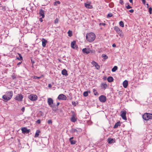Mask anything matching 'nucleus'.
Returning a JSON list of instances; mask_svg holds the SVG:
<instances>
[{
  "label": "nucleus",
  "instance_id": "f257e3e1",
  "mask_svg": "<svg viewBox=\"0 0 152 152\" xmlns=\"http://www.w3.org/2000/svg\"><path fill=\"white\" fill-rule=\"evenodd\" d=\"M13 95V93L12 91H7L5 94L3 95L2 97L5 102H7L10 100L12 98Z\"/></svg>",
  "mask_w": 152,
  "mask_h": 152
},
{
  "label": "nucleus",
  "instance_id": "f03ea898",
  "mask_svg": "<svg viewBox=\"0 0 152 152\" xmlns=\"http://www.w3.org/2000/svg\"><path fill=\"white\" fill-rule=\"evenodd\" d=\"M86 39L89 42L93 41L96 38L95 34L93 33H87L86 36Z\"/></svg>",
  "mask_w": 152,
  "mask_h": 152
},
{
  "label": "nucleus",
  "instance_id": "7ed1b4c3",
  "mask_svg": "<svg viewBox=\"0 0 152 152\" xmlns=\"http://www.w3.org/2000/svg\"><path fill=\"white\" fill-rule=\"evenodd\" d=\"M142 118L143 119L147 121L152 119V114L147 113H145L143 115Z\"/></svg>",
  "mask_w": 152,
  "mask_h": 152
},
{
  "label": "nucleus",
  "instance_id": "20e7f679",
  "mask_svg": "<svg viewBox=\"0 0 152 152\" xmlns=\"http://www.w3.org/2000/svg\"><path fill=\"white\" fill-rule=\"evenodd\" d=\"M47 102L48 105L51 107H54L55 104L53 103V99L50 98H48Z\"/></svg>",
  "mask_w": 152,
  "mask_h": 152
},
{
  "label": "nucleus",
  "instance_id": "39448f33",
  "mask_svg": "<svg viewBox=\"0 0 152 152\" xmlns=\"http://www.w3.org/2000/svg\"><path fill=\"white\" fill-rule=\"evenodd\" d=\"M23 98V95L20 94H17L14 99L15 100H16L19 102H21L22 101Z\"/></svg>",
  "mask_w": 152,
  "mask_h": 152
},
{
  "label": "nucleus",
  "instance_id": "423d86ee",
  "mask_svg": "<svg viewBox=\"0 0 152 152\" xmlns=\"http://www.w3.org/2000/svg\"><path fill=\"white\" fill-rule=\"evenodd\" d=\"M28 98L31 101H35L37 99V96L36 95L31 94L28 96Z\"/></svg>",
  "mask_w": 152,
  "mask_h": 152
},
{
  "label": "nucleus",
  "instance_id": "0eeeda50",
  "mask_svg": "<svg viewBox=\"0 0 152 152\" xmlns=\"http://www.w3.org/2000/svg\"><path fill=\"white\" fill-rule=\"evenodd\" d=\"M99 101L102 102H105L107 99L106 96L103 95L100 96L99 98Z\"/></svg>",
  "mask_w": 152,
  "mask_h": 152
},
{
  "label": "nucleus",
  "instance_id": "6e6552de",
  "mask_svg": "<svg viewBox=\"0 0 152 152\" xmlns=\"http://www.w3.org/2000/svg\"><path fill=\"white\" fill-rule=\"evenodd\" d=\"M57 99L59 100H66L67 99V97L65 95L61 94L59 95Z\"/></svg>",
  "mask_w": 152,
  "mask_h": 152
},
{
  "label": "nucleus",
  "instance_id": "1a4fd4ad",
  "mask_svg": "<svg viewBox=\"0 0 152 152\" xmlns=\"http://www.w3.org/2000/svg\"><path fill=\"white\" fill-rule=\"evenodd\" d=\"M114 29L116 32L120 36L121 35L122 31L117 26H115L114 27Z\"/></svg>",
  "mask_w": 152,
  "mask_h": 152
},
{
  "label": "nucleus",
  "instance_id": "9d476101",
  "mask_svg": "<svg viewBox=\"0 0 152 152\" xmlns=\"http://www.w3.org/2000/svg\"><path fill=\"white\" fill-rule=\"evenodd\" d=\"M126 111H122V113L121 114V117L124 120H126L127 118L126 116Z\"/></svg>",
  "mask_w": 152,
  "mask_h": 152
},
{
  "label": "nucleus",
  "instance_id": "9b49d317",
  "mask_svg": "<svg viewBox=\"0 0 152 152\" xmlns=\"http://www.w3.org/2000/svg\"><path fill=\"white\" fill-rule=\"evenodd\" d=\"M72 132H76L78 134L79 132H81L82 131V129L80 128H77L76 129H73L72 130Z\"/></svg>",
  "mask_w": 152,
  "mask_h": 152
},
{
  "label": "nucleus",
  "instance_id": "f8f14e48",
  "mask_svg": "<svg viewBox=\"0 0 152 152\" xmlns=\"http://www.w3.org/2000/svg\"><path fill=\"white\" fill-rule=\"evenodd\" d=\"M39 14V17H42V18H44L45 17V12L44 10L42 9H41L40 10Z\"/></svg>",
  "mask_w": 152,
  "mask_h": 152
},
{
  "label": "nucleus",
  "instance_id": "ddd939ff",
  "mask_svg": "<svg viewBox=\"0 0 152 152\" xmlns=\"http://www.w3.org/2000/svg\"><path fill=\"white\" fill-rule=\"evenodd\" d=\"M21 130L22 131V133L23 134L28 133L30 132L29 130L26 127H23L22 128Z\"/></svg>",
  "mask_w": 152,
  "mask_h": 152
},
{
  "label": "nucleus",
  "instance_id": "4468645a",
  "mask_svg": "<svg viewBox=\"0 0 152 152\" xmlns=\"http://www.w3.org/2000/svg\"><path fill=\"white\" fill-rule=\"evenodd\" d=\"M71 47L73 49H77V46L76 45V42L73 41L72 42L71 44Z\"/></svg>",
  "mask_w": 152,
  "mask_h": 152
},
{
  "label": "nucleus",
  "instance_id": "2eb2a0df",
  "mask_svg": "<svg viewBox=\"0 0 152 152\" xmlns=\"http://www.w3.org/2000/svg\"><path fill=\"white\" fill-rule=\"evenodd\" d=\"M90 50L88 48H83L82 50V51L83 53H86V54L89 53L90 52Z\"/></svg>",
  "mask_w": 152,
  "mask_h": 152
},
{
  "label": "nucleus",
  "instance_id": "dca6fc26",
  "mask_svg": "<svg viewBox=\"0 0 152 152\" xmlns=\"http://www.w3.org/2000/svg\"><path fill=\"white\" fill-rule=\"evenodd\" d=\"M108 142L109 144L114 143L115 142V139H112L111 138H108Z\"/></svg>",
  "mask_w": 152,
  "mask_h": 152
},
{
  "label": "nucleus",
  "instance_id": "f3484780",
  "mask_svg": "<svg viewBox=\"0 0 152 152\" xmlns=\"http://www.w3.org/2000/svg\"><path fill=\"white\" fill-rule=\"evenodd\" d=\"M71 120L73 122H75L77 121V118L75 117V114L72 115Z\"/></svg>",
  "mask_w": 152,
  "mask_h": 152
},
{
  "label": "nucleus",
  "instance_id": "a211bd4d",
  "mask_svg": "<svg viewBox=\"0 0 152 152\" xmlns=\"http://www.w3.org/2000/svg\"><path fill=\"white\" fill-rule=\"evenodd\" d=\"M61 74L63 75H65L66 76H67L68 75L67 71L65 69H63L62 71Z\"/></svg>",
  "mask_w": 152,
  "mask_h": 152
},
{
  "label": "nucleus",
  "instance_id": "6ab92c4d",
  "mask_svg": "<svg viewBox=\"0 0 152 152\" xmlns=\"http://www.w3.org/2000/svg\"><path fill=\"white\" fill-rule=\"evenodd\" d=\"M101 87L102 89H103L104 90L107 87V84L105 83H102L101 85Z\"/></svg>",
  "mask_w": 152,
  "mask_h": 152
},
{
  "label": "nucleus",
  "instance_id": "aec40b11",
  "mask_svg": "<svg viewBox=\"0 0 152 152\" xmlns=\"http://www.w3.org/2000/svg\"><path fill=\"white\" fill-rule=\"evenodd\" d=\"M123 87L125 88H126L127 87V86L128 85V81L127 80H124L123 83Z\"/></svg>",
  "mask_w": 152,
  "mask_h": 152
},
{
  "label": "nucleus",
  "instance_id": "412c9836",
  "mask_svg": "<svg viewBox=\"0 0 152 152\" xmlns=\"http://www.w3.org/2000/svg\"><path fill=\"white\" fill-rule=\"evenodd\" d=\"M42 46L43 47H45L46 46V43L47 42L46 40L44 38H43L42 40Z\"/></svg>",
  "mask_w": 152,
  "mask_h": 152
},
{
  "label": "nucleus",
  "instance_id": "4be33fe9",
  "mask_svg": "<svg viewBox=\"0 0 152 152\" xmlns=\"http://www.w3.org/2000/svg\"><path fill=\"white\" fill-rule=\"evenodd\" d=\"M113 77L110 76L108 77L107 78V81L109 82H111L113 81Z\"/></svg>",
  "mask_w": 152,
  "mask_h": 152
},
{
  "label": "nucleus",
  "instance_id": "5701e85b",
  "mask_svg": "<svg viewBox=\"0 0 152 152\" xmlns=\"http://www.w3.org/2000/svg\"><path fill=\"white\" fill-rule=\"evenodd\" d=\"M91 92L90 91H85L83 93V95L85 97H86L88 96V93H90Z\"/></svg>",
  "mask_w": 152,
  "mask_h": 152
},
{
  "label": "nucleus",
  "instance_id": "b1692460",
  "mask_svg": "<svg viewBox=\"0 0 152 152\" xmlns=\"http://www.w3.org/2000/svg\"><path fill=\"white\" fill-rule=\"evenodd\" d=\"M120 122L119 121L118 122H117L115 124L113 128L114 129L118 127V126H120Z\"/></svg>",
  "mask_w": 152,
  "mask_h": 152
},
{
  "label": "nucleus",
  "instance_id": "393cba45",
  "mask_svg": "<svg viewBox=\"0 0 152 152\" xmlns=\"http://www.w3.org/2000/svg\"><path fill=\"white\" fill-rule=\"evenodd\" d=\"M40 131L39 130H37L35 135L34 137H38Z\"/></svg>",
  "mask_w": 152,
  "mask_h": 152
},
{
  "label": "nucleus",
  "instance_id": "a878e982",
  "mask_svg": "<svg viewBox=\"0 0 152 152\" xmlns=\"http://www.w3.org/2000/svg\"><path fill=\"white\" fill-rule=\"evenodd\" d=\"M18 54L19 55V57H17L16 58V59L19 60H23V58L22 56L20 53H18Z\"/></svg>",
  "mask_w": 152,
  "mask_h": 152
},
{
  "label": "nucleus",
  "instance_id": "bb28decb",
  "mask_svg": "<svg viewBox=\"0 0 152 152\" xmlns=\"http://www.w3.org/2000/svg\"><path fill=\"white\" fill-rule=\"evenodd\" d=\"M118 69V67L117 66H115L112 69L113 72H115Z\"/></svg>",
  "mask_w": 152,
  "mask_h": 152
},
{
  "label": "nucleus",
  "instance_id": "cd10ccee",
  "mask_svg": "<svg viewBox=\"0 0 152 152\" xmlns=\"http://www.w3.org/2000/svg\"><path fill=\"white\" fill-rule=\"evenodd\" d=\"M85 6L86 7L88 8H91V7H92V6L90 4H85Z\"/></svg>",
  "mask_w": 152,
  "mask_h": 152
},
{
  "label": "nucleus",
  "instance_id": "c85d7f7f",
  "mask_svg": "<svg viewBox=\"0 0 152 152\" xmlns=\"http://www.w3.org/2000/svg\"><path fill=\"white\" fill-rule=\"evenodd\" d=\"M69 141L70 142L71 144L72 145H74L76 142V141L73 140H70Z\"/></svg>",
  "mask_w": 152,
  "mask_h": 152
},
{
  "label": "nucleus",
  "instance_id": "c756f323",
  "mask_svg": "<svg viewBox=\"0 0 152 152\" xmlns=\"http://www.w3.org/2000/svg\"><path fill=\"white\" fill-rule=\"evenodd\" d=\"M60 2L58 1L56 2H54L53 3V4L54 6H57V4H60Z\"/></svg>",
  "mask_w": 152,
  "mask_h": 152
},
{
  "label": "nucleus",
  "instance_id": "7c9ffc66",
  "mask_svg": "<svg viewBox=\"0 0 152 152\" xmlns=\"http://www.w3.org/2000/svg\"><path fill=\"white\" fill-rule=\"evenodd\" d=\"M119 24L120 26L122 27H123L124 26V23L122 21H120L119 23Z\"/></svg>",
  "mask_w": 152,
  "mask_h": 152
},
{
  "label": "nucleus",
  "instance_id": "2f4dec72",
  "mask_svg": "<svg viewBox=\"0 0 152 152\" xmlns=\"http://www.w3.org/2000/svg\"><path fill=\"white\" fill-rule=\"evenodd\" d=\"M68 36L71 37L72 36V31H71L69 30L68 32Z\"/></svg>",
  "mask_w": 152,
  "mask_h": 152
},
{
  "label": "nucleus",
  "instance_id": "473e14b6",
  "mask_svg": "<svg viewBox=\"0 0 152 152\" xmlns=\"http://www.w3.org/2000/svg\"><path fill=\"white\" fill-rule=\"evenodd\" d=\"M93 92L94 93V95H97L98 94L96 90L95 89H93Z\"/></svg>",
  "mask_w": 152,
  "mask_h": 152
},
{
  "label": "nucleus",
  "instance_id": "72a5a7b5",
  "mask_svg": "<svg viewBox=\"0 0 152 152\" xmlns=\"http://www.w3.org/2000/svg\"><path fill=\"white\" fill-rule=\"evenodd\" d=\"M96 65H95L94 66H95V67L97 69H100V66L97 63L96 64Z\"/></svg>",
  "mask_w": 152,
  "mask_h": 152
},
{
  "label": "nucleus",
  "instance_id": "f704fd0d",
  "mask_svg": "<svg viewBox=\"0 0 152 152\" xmlns=\"http://www.w3.org/2000/svg\"><path fill=\"white\" fill-rule=\"evenodd\" d=\"M114 5V4L112 2L110 3L109 4V7L110 8H113Z\"/></svg>",
  "mask_w": 152,
  "mask_h": 152
},
{
  "label": "nucleus",
  "instance_id": "c9c22d12",
  "mask_svg": "<svg viewBox=\"0 0 152 152\" xmlns=\"http://www.w3.org/2000/svg\"><path fill=\"white\" fill-rule=\"evenodd\" d=\"M102 57L105 59H107L108 58L107 56L105 54H102Z\"/></svg>",
  "mask_w": 152,
  "mask_h": 152
},
{
  "label": "nucleus",
  "instance_id": "e433bc0d",
  "mask_svg": "<svg viewBox=\"0 0 152 152\" xmlns=\"http://www.w3.org/2000/svg\"><path fill=\"white\" fill-rule=\"evenodd\" d=\"M126 4H127V5L126 6V7L127 9H129L132 8V7L129 5L128 3H127Z\"/></svg>",
  "mask_w": 152,
  "mask_h": 152
},
{
  "label": "nucleus",
  "instance_id": "4c0bfd02",
  "mask_svg": "<svg viewBox=\"0 0 152 152\" xmlns=\"http://www.w3.org/2000/svg\"><path fill=\"white\" fill-rule=\"evenodd\" d=\"M41 78V77H37L36 76H34L33 78L34 79H39Z\"/></svg>",
  "mask_w": 152,
  "mask_h": 152
},
{
  "label": "nucleus",
  "instance_id": "58836bf2",
  "mask_svg": "<svg viewBox=\"0 0 152 152\" xmlns=\"http://www.w3.org/2000/svg\"><path fill=\"white\" fill-rule=\"evenodd\" d=\"M113 15L112 13H110L107 14V18L112 17Z\"/></svg>",
  "mask_w": 152,
  "mask_h": 152
},
{
  "label": "nucleus",
  "instance_id": "ea45409f",
  "mask_svg": "<svg viewBox=\"0 0 152 152\" xmlns=\"http://www.w3.org/2000/svg\"><path fill=\"white\" fill-rule=\"evenodd\" d=\"M152 7H150L149 8L148 12L150 14H152Z\"/></svg>",
  "mask_w": 152,
  "mask_h": 152
},
{
  "label": "nucleus",
  "instance_id": "a19ab883",
  "mask_svg": "<svg viewBox=\"0 0 152 152\" xmlns=\"http://www.w3.org/2000/svg\"><path fill=\"white\" fill-rule=\"evenodd\" d=\"M91 64L94 66L95 65H96V64L97 63L96 62H95V61H93L91 63Z\"/></svg>",
  "mask_w": 152,
  "mask_h": 152
},
{
  "label": "nucleus",
  "instance_id": "79ce46f5",
  "mask_svg": "<svg viewBox=\"0 0 152 152\" xmlns=\"http://www.w3.org/2000/svg\"><path fill=\"white\" fill-rule=\"evenodd\" d=\"M59 20L58 18H56L55 20L54 23H57L58 22Z\"/></svg>",
  "mask_w": 152,
  "mask_h": 152
},
{
  "label": "nucleus",
  "instance_id": "37998d69",
  "mask_svg": "<svg viewBox=\"0 0 152 152\" xmlns=\"http://www.w3.org/2000/svg\"><path fill=\"white\" fill-rule=\"evenodd\" d=\"M11 77L13 80L15 79L16 78V77L15 75L14 74L11 76Z\"/></svg>",
  "mask_w": 152,
  "mask_h": 152
},
{
  "label": "nucleus",
  "instance_id": "c03bdc74",
  "mask_svg": "<svg viewBox=\"0 0 152 152\" xmlns=\"http://www.w3.org/2000/svg\"><path fill=\"white\" fill-rule=\"evenodd\" d=\"M48 124H52V122L51 120H48Z\"/></svg>",
  "mask_w": 152,
  "mask_h": 152
},
{
  "label": "nucleus",
  "instance_id": "a18cd8bd",
  "mask_svg": "<svg viewBox=\"0 0 152 152\" xmlns=\"http://www.w3.org/2000/svg\"><path fill=\"white\" fill-rule=\"evenodd\" d=\"M40 123L41 120L40 119H38L36 121V123L38 124H39Z\"/></svg>",
  "mask_w": 152,
  "mask_h": 152
},
{
  "label": "nucleus",
  "instance_id": "49530a36",
  "mask_svg": "<svg viewBox=\"0 0 152 152\" xmlns=\"http://www.w3.org/2000/svg\"><path fill=\"white\" fill-rule=\"evenodd\" d=\"M72 104L74 106H76V104L75 102L74 101L72 102Z\"/></svg>",
  "mask_w": 152,
  "mask_h": 152
},
{
  "label": "nucleus",
  "instance_id": "de8ad7c7",
  "mask_svg": "<svg viewBox=\"0 0 152 152\" xmlns=\"http://www.w3.org/2000/svg\"><path fill=\"white\" fill-rule=\"evenodd\" d=\"M119 3L122 5L124 4V2L123 0H120Z\"/></svg>",
  "mask_w": 152,
  "mask_h": 152
},
{
  "label": "nucleus",
  "instance_id": "09e8293b",
  "mask_svg": "<svg viewBox=\"0 0 152 152\" xmlns=\"http://www.w3.org/2000/svg\"><path fill=\"white\" fill-rule=\"evenodd\" d=\"M106 25V24L104 23H100L99 24V25H102V26H105Z\"/></svg>",
  "mask_w": 152,
  "mask_h": 152
},
{
  "label": "nucleus",
  "instance_id": "8fccbe9b",
  "mask_svg": "<svg viewBox=\"0 0 152 152\" xmlns=\"http://www.w3.org/2000/svg\"><path fill=\"white\" fill-rule=\"evenodd\" d=\"M129 11L131 13H133L134 12V10L133 9H131L129 10Z\"/></svg>",
  "mask_w": 152,
  "mask_h": 152
},
{
  "label": "nucleus",
  "instance_id": "3c124183",
  "mask_svg": "<svg viewBox=\"0 0 152 152\" xmlns=\"http://www.w3.org/2000/svg\"><path fill=\"white\" fill-rule=\"evenodd\" d=\"M25 110V108L24 107H23L21 109V111L23 112H24V111Z\"/></svg>",
  "mask_w": 152,
  "mask_h": 152
},
{
  "label": "nucleus",
  "instance_id": "603ef678",
  "mask_svg": "<svg viewBox=\"0 0 152 152\" xmlns=\"http://www.w3.org/2000/svg\"><path fill=\"white\" fill-rule=\"evenodd\" d=\"M142 0V2L143 3V4H145V2H146V1H145V0Z\"/></svg>",
  "mask_w": 152,
  "mask_h": 152
},
{
  "label": "nucleus",
  "instance_id": "864d4df0",
  "mask_svg": "<svg viewBox=\"0 0 152 152\" xmlns=\"http://www.w3.org/2000/svg\"><path fill=\"white\" fill-rule=\"evenodd\" d=\"M42 18H42V17H41L39 18V20L41 22H42L43 21V20L42 19Z\"/></svg>",
  "mask_w": 152,
  "mask_h": 152
},
{
  "label": "nucleus",
  "instance_id": "5fc2aeb1",
  "mask_svg": "<svg viewBox=\"0 0 152 152\" xmlns=\"http://www.w3.org/2000/svg\"><path fill=\"white\" fill-rule=\"evenodd\" d=\"M111 0H104V1L105 2L107 3H108L110 1H111Z\"/></svg>",
  "mask_w": 152,
  "mask_h": 152
},
{
  "label": "nucleus",
  "instance_id": "6e6d98bb",
  "mask_svg": "<svg viewBox=\"0 0 152 152\" xmlns=\"http://www.w3.org/2000/svg\"><path fill=\"white\" fill-rule=\"evenodd\" d=\"M22 63V61L20 62H19V63H18L17 64V66H19V65L21 64Z\"/></svg>",
  "mask_w": 152,
  "mask_h": 152
},
{
  "label": "nucleus",
  "instance_id": "4d7b16f0",
  "mask_svg": "<svg viewBox=\"0 0 152 152\" xmlns=\"http://www.w3.org/2000/svg\"><path fill=\"white\" fill-rule=\"evenodd\" d=\"M73 138H74L73 137H72L70 138L69 139V141L72 140L73 139Z\"/></svg>",
  "mask_w": 152,
  "mask_h": 152
},
{
  "label": "nucleus",
  "instance_id": "13d9d810",
  "mask_svg": "<svg viewBox=\"0 0 152 152\" xmlns=\"http://www.w3.org/2000/svg\"><path fill=\"white\" fill-rule=\"evenodd\" d=\"M112 46L113 47H116L115 44V43H114L113 44Z\"/></svg>",
  "mask_w": 152,
  "mask_h": 152
},
{
  "label": "nucleus",
  "instance_id": "bf43d9fd",
  "mask_svg": "<svg viewBox=\"0 0 152 152\" xmlns=\"http://www.w3.org/2000/svg\"><path fill=\"white\" fill-rule=\"evenodd\" d=\"M51 85L50 84H49L48 85V87L49 88H51Z\"/></svg>",
  "mask_w": 152,
  "mask_h": 152
},
{
  "label": "nucleus",
  "instance_id": "052dcab7",
  "mask_svg": "<svg viewBox=\"0 0 152 152\" xmlns=\"http://www.w3.org/2000/svg\"><path fill=\"white\" fill-rule=\"evenodd\" d=\"M129 1L130 3H133V0H129Z\"/></svg>",
  "mask_w": 152,
  "mask_h": 152
},
{
  "label": "nucleus",
  "instance_id": "680f3d73",
  "mask_svg": "<svg viewBox=\"0 0 152 152\" xmlns=\"http://www.w3.org/2000/svg\"><path fill=\"white\" fill-rule=\"evenodd\" d=\"M59 104H60V103H59V102H58V103H57V106H58V105H59Z\"/></svg>",
  "mask_w": 152,
  "mask_h": 152
},
{
  "label": "nucleus",
  "instance_id": "e2e57ef3",
  "mask_svg": "<svg viewBox=\"0 0 152 152\" xmlns=\"http://www.w3.org/2000/svg\"><path fill=\"white\" fill-rule=\"evenodd\" d=\"M40 113L41 115H42V112L41 111H40Z\"/></svg>",
  "mask_w": 152,
  "mask_h": 152
},
{
  "label": "nucleus",
  "instance_id": "0e129e2a",
  "mask_svg": "<svg viewBox=\"0 0 152 152\" xmlns=\"http://www.w3.org/2000/svg\"><path fill=\"white\" fill-rule=\"evenodd\" d=\"M146 5H147V7H148V6H149V5H148V4H146Z\"/></svg>",
  "mask_w": 152,
  "mask_h": 152
},
{
  "label": "nucleus",
  "instance_id": "69168bd1",
  "mask_svg": "<svg viewBox=\"0 0 152 152\" xmlns=\"http://www.w3.org/2000/svg\"><path fill=\"white\" fill-rule=\"evenodd\" d=\"M12 152H16V151L15 150H13L12 151Z\"/></svg>",
  "mask_w": 152,
  "mask_h": 152
},
{
  "label": "nucleus",
  "instance_id": "338daca9",
  "mask_svg": "<svg viewBox=\"0 0 152 152\" xmlns=\"http://www.w3.org/2000/svg\"><path fill=\"white\" fill-rule=\"evenodd\" d=\"M59 60V61H60V60Z\"/></svg>",
  "mask_w": 152,
  "mask_h": 152
},
{
  "label": "nucleus",
  "instance_id": "774afa93",
  "mask_svg": "<svg viewBox=\"0 0 152 152\" xmlns=\"http://www.w3.org/2000/svg\"><path fill=\"white\" fill-rule=\"evenodd\" d=\"M32 63H34V62H32Z\"/></svg>",
  "mask_w": 152,
  "mask_h": 152
}]
</instances>
